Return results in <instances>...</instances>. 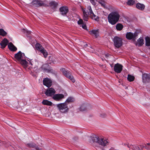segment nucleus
<instances>
[{"label": "nucleus", "instance_id": "obj_1", "mask_svg": "<svg viewBox=\"0 0 150 150\" xmlns=\"http://www.w3.org/2000/svg\"><path fill=\"white\" fill-rule=\"evenodd\" d=\"M88 138L90 142H92L93 143H96L103 146H107L108 143V140L103 138H100L96 135L92 134L88 136Z\"/></svg>", "mask_w": 150, "mask_h": 150}, {"label": "nucleus", "instance_id": "obj_2", "mask_svg": "<svg viewBox=\"0 0 150 150\" xmlns=\"http://www.w3.org/2000/svg\"><path fill=\"white\" fill-rule=\"evenodd\" d=\"M120 16L117 11H114L110 13L108 17L109 23L112 25L115 24L119 21Z\"/></svg>", "mask_w": 150, "mask_h": 150}, {"label": "nucleus", "instance_id": "obj_3", "mask_svg": "<svg viewBox=\"0 0 150 150\" xmlns=\"http://www.w3.org/2000/svg\"><path fill=\"white\" fill-rule=\"evenodd\" d=\"M66 103H61L56 105L59 110L62 113H65L68 112L69 108Z\"/></svg>", "mask_w": 150, "mask_h": 150}, {"label": "nucleus", "instance_id": "obj_4", "mask_svg": "<svg viewBox=\"0 0 150 150\" xmlns=\"http://www.w3.org/2000/svg\"><path fill=\"white\" fill-rule=\"evenodd\" d=\"M60 70L62 72L64 75L69 79L73 82H75V80L71 72L66 71L65 69L63 68L61 69Z\"/></svg>", "mask_w": 150, "mask_h": 150}, {"label": "nucleus", "instance_id": "obj_5", "mask_svg": "<svg viewBox=\"0 0 150 150\" xmlns=\"http://www.w3.org/2000/svg\"><path fill=\"white\" fill-rule=\"evenodd\" d=\"M114 45L115 47L119 48L122 45V39L118 37L115 36L113 39Z\"/></svg>", "mask_w": 150, "mask_h": 150}, {"label": "nucleus", "instance_id": "obj_6", "mask_svg": "<svg viewBox=\"0 0 150 150\" xmlns=\"http://www.w3.org/2000/svg\"><path fill=\"white\" fill-rule=\"evenodd\" d=\"M30 4V5L31 6L36 7L42 6H48L43 3L42 1L40 0H33Z\"/></svg>", "mask_w": 150, "mask_h": 150}, {"label": "nucleus", "instance_id": "obj_7", "mask_svg": "<svg viewBox=\"0 0 150 150\" xmlns=\"http://www.w3.org/2000/svg\"><path fill=\"white\" fill-rule=\"evenodd\" d=\"M35 47L37 50L40 51L41 53H42L45 58H46L47 56V52L41 45L39 43H37Z\"/></svg>", "mask_w": 150, "mask_h": 150}, {"label": "nucleus", "instance_id": "obj_8", "mask_svg": "<svg viewBox=\"0 0 150 150\" xmlns=\"http://www.w3.org/2000/svg\"><path fill=\"white\" fill-rule=\"evenodd\" d=\"M138 35V33L137 32H135L133 33L131 32H129L126 34V38L128 40L132 39L134 41H135Z\"/></svg>", "mask_w": 150, "mask_h": 150}, {"label": "nucleus", "instance_id": "obj_9", "mask_svg": "<svg viewBox=\"0 0 150 150\" xmlns=\"http://www.w3.org/2000/svg\"><path fill=\"white\" fill-rule=\"evenodd\" d=\"M122 66L119 64L117 63L115 64L114 67V71L115 72L117 73H120L122 69Z\"/></svg>", "mask_w": 150, "mask_h": 150}, {"label": "nucleus", "instance_id": "obj_10", "mask_svg": "<svg viewBox=\"0 0 150 150\" xmlns=\"http://www.w3.org/2000/svg\"><path fill=\"white\" fill-rule=\"evenodd\" d=\"M142 82L144 83L148 82V80L150 81V74L145 73L142 74Z\"/></svg>", "mask_w": 150, "mask_h": 150}, {"label": "nucleus", "instance_id": "obj_11", "mask_svg": "<svg viewBox=\"0 0 150 150\" xmlns=\"http://www.w3.org/2000/svg\"><path fill=\"white\" fill-rule=\"evenodd\" d=\"M55 93V90L52 88H50L47 89L45 94L48 96H51L54 95Z\"/></svg>", "mask_w": 150, "mask_h": 150}, {"label": "nucleus", "instance_id": "obj_12", "mask_svg": "<svg viewBox=\"0 0 150 150\" xmlns=\"http://www.w3.org/2000/svg\"><path fill=\"white\" fill-rule=\"evenodd\" d=\"M64 95L61 94H57L54 95L53 97V98L56 101H60L64 98Z\"/></svg>", "mask_w": 150, "mask_h": 150}, {"label": "nucleus", "instance_id": "obj_13", "mask_svg": "<svg viewBox=\"0 0 150 150\" xmlns=\"http://www.w3.org/2000/svg\"><path fill=\"white\" fill-rule=\"evenodd\" d=\"M59 10L61 14L63 16L66 15L68 13L69 10L67 7L66 6H62L59 8Z\"/></svg>", "mask_w": 150, "mask_h": 150}, {"label": "nucleus", "instance_id": "obj_14", "mask_svg": "<svg viewBox=\"0 0 150 150\" xmlns=\"http://www.w3.org/2000/svg\"><path fill=\"white\" fill-rule=\"evenodd\" d=\"M43 82V84L48 87H50L52 85V81L47 78L44 79Z\"/></svg>", "mask_w": 150, "mask_h": 150}, {"label": "nucleus", "instance_id": "obj_15", "mask_svg": "<svg viewBox=\"0 0 150 150\" xmlns=\"http://www.w3.org/2000/svg\"><path fill=\"white\" fill-rule=\"evenodd\" d=\"M8 41L6 38H4L0 43L1 46V48L3 49L5 48L8 44Z\"/></svg>", "mask_w": 150, "mask_h": 150}, {"label": "nucleus", "instance_id": "obj_16", "mask_svg": "<svg viewBox=\"0 0 150 150\" xmlns=\"http://www.w3.org/2000/svg\"><path fill=\"white\" fill-rule=\"evenodd\" d=\"M8 46L9 50L11 51H15L17 50V48L11 42L8 44Z\"/></svg>", "mask_w": 150, "mask_h": 150}, {"label": "nucleus", "instance_id": "obj_17", "mask_svg": "<svg viewBox=\"0 0 150 150\" xmlns=\"http://www.w3.org/2000/svg\"><path fill=\"white\" fill-rule=\"evenodd\" d=\"M15 58L18 61H21L22 58V54L21 51L19 52L18 53L15 54Z\"/></svg>", "mask_w": 150, "mask_h": 150}, {"label": "nucleus", "instance_id": "obj_18", "mask_svg": "<svg viewBox=\"0 0 150 150\" xmlns=\"http://www.w3.org/2000/svg\"><path fill=\"white\" fill-rule=\"evenodd\" d=\"M26 146L30 147L35 148L36 150H39V148H38L36 144L34 143L27 144Z\"/></svg>", "mask_w": 150, "mask_h": 150}, {"label": "nucleus", "instance_id": "obj_19", "mask_svg": "<svg viewBox=\"0 0 150 150\" xmlns=\"http://www.w3.org/2000/svg\"><path fill=\"white\" fill-rule=\"evenodd\" d=\"M136 7L138 9L141 10H143L145 8V6L143 4L139 3H137L136 4Z\"/></svg>", "mask_w": 150, "mask_h": 150}, {"label": "nucleus", "instance_id": "obj_20", "mask_svg": "<svg viewBox=\"0 0 150 150\" xmlns=\"http://www.w3.org/2000/svg\"><path fill=\"white\" fill-rule=\"evenodd\" d=\"M128 147L130 149H132L133 150H140V149L139 147L137 146L132 145H128Z\"/></svg>", "mask_w": 150, "mask_h": 150}, {"label": "nucleus", "instance_id": "obj_21", "mask_svg": "<svg viewBox=\"0 0 150 150\" xmlns=\"http://www.w3.org/2000/svg\"><path fill=\"white\" fill-rule=\"evenodd\" d=\"M137 44L138 46H142L144 44V40L142 38H140L137 40Z\"/></svg>", "mask_w": 150, "mask_h": 150}, {"label": "nucleus", "instance_id": "obj_22", "mask_svg": "<svg viewBox=\"0 0 150 150\" xmlns=\"http://www.w3.org/2000/svg\"><path fill=\"white\" fill-rule=\"evenodd\" d=\"M90 33L95 36L96 38L98 36L99 32L97 30H93L90 31Z\"/></svg>", "mask_w": 150, "mask_h": 150}, {"label": "nucleus", "instance_id": "obj_23", "mask_svg": "<svg viewBox=\"0 0 150 150\" xmlns=\"http://www.w3.org/2000/svg\"><path fill=\"white\" fill-rule=\"evenodd\" d=\"M49 4V6L53 8H56L57 7L58 5V4L57 2L53 1L50 2Z\"/></svg>", "mask_w": 150, "mask_h": 150}, {"label": "nucleus", "instance_id": "obj_24", "mask_svg": "<svg viewBox=\"0 0 150 150\" xmlns=\"http://www.w3.org/2000/svg\"><path fill=\"white\" fill-rule=\"evenodd\" d=\"M82 10L83 13V20L86 21H88V18L86 12L83 8H82Z\"/></svg>", "mask_w": 150, "mask_h": 150}, {"label": "nucleus", "instance_id": "obj_25", "mask_svg": "<svg viewBox=\"0 0 150 150\" xmlns=\"http://www.w3.org/2000/svg\"><path fill=\"white\" fill-rule=\"evenodd\" d=\"M91 17L92 19L96 21H98L99 19L98 16L95 15L94 14L93 12L91 13L90 14Z\"/></svg>", "mask_w": 150, "mask_h": 150}, {"label": "nucleus", "instance_id": "obj_26", "mask_svg": "<svg viewBox=\"0 0 150 150\" xmlns=\"http://www.w3.org/2000/svg\"><path fill=\"white\" fill-rule=\"evenodd\" d=\"M116 28L117 30L120 31L122 30L123 28V26L122 25L121 23H117L116 26Z\"/></svg>", "mask_w": 150, "mask_h": 150}, {"label": "nucleus", "instance_id": "obj_27", "mask_svg": "<svg viewBox=\"0 0 150 150\" xmlns=\"http://www.w3.org/2000/svg\"><path fill=\"white\" fill-rule=\"evenodd\" d=\"M145 45L146 46H150V38L148 37L145 38Z\"/></svg>", "mask_w": 150, "mask_h": 150}, {"label": "nucleus", "instance_id": "obj_28", "mask_svg": "<svg viewBox=\"0 0 150 150\" xmlns=\"http://www.w3.org/2000/svg\"><path fill=\"white\" fill-rule=\"evenodd\" d=\"M42 103L44 105H52V103L51 102L47 100H43Z\"/></svg>", "mask_w": 150, "mask_h": 150}, {"label": "nucleus", "instance_id": "obj_29", "mask_svg": "<svg viewBox=\"0 0 150 150\" xmlns=\"http://www.w3.org/2000/svg\"><path fill=\"white\" fill-rule=\"evenodd\" d=\"M7 33L3 29H0V35L3 36H5Z\"/></svg>", "mask_w": 150, "mask_h": 150}, {"label": "nucleus", "instance_id": "obj_30", "mask_svg": "<svg viewBox=\"0 0 150 150\" xmlns=\"http://www.w3.org/2000/svg\"><path fill=\"white\" fill-rule=\"evenodd\" d=\"M21 64L24 67H27L28 62L25 60L21 59Z\"/></svg>", "mask_w": 150, "mask_h": 150}, {"label": "nucleus", "instance_id": "obj_31", "mask_svg": "<svg viewBox=\"0 0 150 150\" xmlns=\"http://www.w3.org/2000/svg\"><path fill=\"white\" fill-rule=\"evenodd\" d=\"M87 110L86 105L85 104L82 105L80 108V110L81 111H84Z\"/></svg>", "mask_w": 150, "mask_h": 150}, {"label": "nucleus", "instance_id": "obj_32", "mask_svg": "<svg viewBox=\"0 0 150 150\" xmlns=\"http://www.w3.org/2000/svg\"><path fill=\"white\" fill-rule=\"evenodd\" d=\"M74 101V99L72 97H69L66 100V101L65 103H67L68 104L70 102H72Z\"/></svg>", "mask_w": 150, "mask_h": 150}, {"label": "nucleus", "instance_id": "obj_33", "mask_svg": "<svg viewBox=\"0 0 150 150\" xmlns=\"http://www.w3.org/2000/svg\"><path fill=\"white\" fill-rule=\"evenodd\" d=\"M127 79L129 81H132L134 80V77L131 75H128Z\"/></svg>", "mask_w": 150, "mask_h": 150}, {"label": "nucleus", "instance_id": "obj_34", "mask_svg": "<svg viewBox=\"0 0 150 150\" xmlns=\"http://www.w3.org/2000/svg\"><path fill=\"white\" fill-rule=\"evenodd\" d=\"M102 6L104 7L105 6V2L104 0H99L98 1H97Z\"/></svg>", "mask_w": 150, "mask_h": 150}, {"label": "nucleus", "instance_id": "obj_35", "mask_svg": "<svg viewBox=\"0 0 150 150\" xmlns=\"http://www.w3.org/2000/svg\"><path fill=\"white\" fill-rule=\"evenodd\" d=\"M135 3V1L134 0H128L127 2V4L128 5L131 6Z\"/></svg>", "mask_w": 150, "mask_h": 150}, {"label": "nucleus", "instance_id": "obj_36", "mask_svg": "<svg viewBox=\"0 0 150 150\" xmlns=\"http://www.w3.org/2000/svg\"><path fill=\"white\" fill-rule=\"evenodd\" d=\"M49 60L50 61H51V62L54 64L55 63L56 61L54 60V59H52V57L51 56H50L49 58Z\"/></svg>", "mask_w": 150, "mask_h": 150}, {"label": "nucleus", "instance_id": "obj_37", "mask_svg": "<svg viewBox=\"0 0 150 150\" xmlns=\"http://www.w3.org/2000/svg\"><path fill=\"white\" fill-rule=\"evenodd\" d=\"M88 50L90 52H93L94 51V50L91 46H89Z\"/></svg>", "mask_w": 150, "mask_h": 150}, {"label": "nucleus", "instance_id": "obj_38", "mask_svg": "<svg viewBox=\"0 0 150 150\" xmlns=\"http://www.w3.org/2000/svg\"><path fill=\"white\" fill-rule=\"evenodd\" d=\"M24 32L25 33H26L28 34L27 36L28 37H30V36H28V35L30 34L31 32L30 31H28L27 30L24 29Z\"/></svg>", "mask_w": 150, "mask_h": 150}, {"label": "nucleus", "instance_id": "obj_39", "mask_svg": "<svg viewBox=\"0 0 150 150\" xmlns=\"http://www.w3.org/2000/svg\"><path fill=\"white\" fill-rule=\"evenodd\" d=\"M88 9L89 11L88 13H90H90H92L93 12L91 8V6H88Z\"/></svg>", "mask_w": 150, "mask_h": 150}, {"label": "nucleus", "instance_id": "obj_40", "mask_svg": "<svg viewBox=\"0 0 150 150\" xmlns=\"http://www.w3.org/2000/svg\"><path fill=\"white\" fill-rule=\"evenodd\" d=\"M78 140V138L77 137H74L72 139V142H74Z\"/></svg>", "mask_w": 150, "mask_h": 150}, {"label": "nucleus", "instance_id": "obj_41", "mask_svg": "<svg viewBox=\"0 0 150 150\" xmlns=\"http://www.w3.org/2000/svg\"><path fill=\"white\" fill-rule=\"evenodd\" d=\"M83 21L82 19H80L79 21H78V23L79 25H81L83 24Z\"/></svg>", "mask_w": 150, "mask_h": 150}, {"label": "nucleus", "instance_id": "obj_42", "mask_svg": "<svg viewBox=\"0 0 150 150\" xmlns=\"http://www.w3.org/2000/svg\"><path fill=\"white\" fill-rule=\"evenodd\" d=\"M145 145V149H146L148 150H149L150 149V146H147L146 145V144H144Z\"/></svg>", "mask_w": 150, "mask_h": 150}, {"label": "nucleus", "instance_id": "obj_43", "mask_svg": "<svg viewBox=\"0 0 150 150\" xmlns=\"http://www.w3.org/2000/svg\"><path fill=\"white\" fill-rule=\"evenodd\" d=\"M91 3L93 5H95L96 4V2H95V0H90Z\"/></svg>", "mask_w": 150, "mask_h": 150}, {"label": "nucleus", "instance_id": "obj_44", "mask_svg": "<svg viewBox=\"0 0 150 150\" xmlns=\"http://www.w3.org/2000/svg\"><path fill=\"white\" fill-rule=\"evenodd\" d=\"M81 26L82 28L85 30L87 28V27H86V25L84 24H82L81 25Z\"/></svg>", "mask_w": 150, "mask_h": 150}, {"label": "nucleus", "instance_id": "obj_45", "mask_svg": "<svg viewBox=\"0 0 150 150\" xmlns=\"http://www.w3.org/2000/svg\"><path fill=\"white\" fill-rule=\"evenodd\" d=\"M42 68L44 71H47L48 69L47 68H45L44 67V66H43L42 67Z\"/></svg>", "mask_w": 150, "mask_h": 150}, {"label": "nucleus", "instance_id": "obj_46", "mask_svg": "<svg viewBox=\"0 0 150 150\" xmlns=\"http://www.w3.org/2000/svg\"><path fill=\"white\" fill-rule=\"evenodd\" d=\"M140 146L141 148L142 149H143V148H144V147H145V145H141Z\"/></svg>", "mask_w": 150, "mask_h": 150}, {"label": "nucleus", "instance_id": "obj_47", "mask_svg": "<svg viewBox=\"0 0 150 150\" xmlns=\"http://www.w3.org/2000/svg\"><path fill=\"white\" fill-rule=\"evenodd\" d=\"M146 145L148 146H150V144L149 143H147Z\"/></svg>", "mask_w": 150, "mask_h": 150}, {"label": "nucleus", "instance_id": "obj_48", "mask_svg": "<svg viewBox=\"0 0 150 150\" xmlns=\"http://www.w3.org/2000/svg\"><path fill=\"white\" fill-rule=\"evenodd\" d=\"M85 47H89V46H88V44H86L85 45Z\"/></svg>", "mask_w": 150, "mask_h": 150}, {"label": "nucleus", "instance_id": "obj_49", "mask_svg": "<svg viewBox=\"0 0 150 150\" xmlns=\"http://www.w3.org/2000/svg\"><path fill=\"white\" fill-rule=\"evenodd\" d=\"M110 66H111V67H113L112 64L110 65Z\"/></svg>", "mask_w": 150, "mask_h": 150}, {"label": "nucleus", "instance_id": "obj_50", "mask_svg": "<svg viewBox=\"0 0 150 150\" xmlns=\"http://www.w3.org/2000/svg\"><path fill=\"white\" fill-rule=\"evenodd\" d=\"M106 56H108V54H107V55H106Z\"/></svg>", "mask_w": 150, "mask_h": 150}]
</instances>
